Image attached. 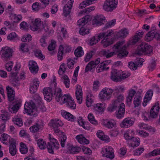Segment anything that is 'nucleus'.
Segmentation results:
<instances>
[{
	"instance_id": "2f4dec72",
	"label": "nucleus",
	"mask_w": 160,
	"mask_h": 160,
	"mask_svg": "<svg viewBox=\"0 0 160 160\" xmlns=\"http://www.w3.org/2000/svg\"><path fill=\"white\" fill-rule=\"evenodd\" d=\"M153 95L152 91L151 90L148 91L146 93L142 102L143 106H146L147 103L151 99Z\"/></svg>"
},
{
	"instance_id": "9d476101",
	"label": "nucleus",
	"mask_w": 160,
	"mask_h": 160,
	"mask_svg": "<svg viewBox=\"0 0 160 160\" xmlns=\"http://www.w3.org/2000/svg\"><path fill=\"white\" fill-rule=\"evenodd\" d=\"M59 147V144L57 140L52 138L51 139L50 142L48 143L47 148L49 153L53 154L54 153V148L58 149Z\"/></svg>"
},
{
	"instance_id": "864d4df0",
	"label": "nucleus",
	"mask_w": 160,
	"mask_h": 160,
	"mask_svg": "<svg viewBox=\"0 0 160 160\" xmlns=\"http://www.w3.org/2000/svg\"><path fill=\"white\" fill-rule=\"evenodd\" d=\"M62 79L64 80L63 82L66 87L68 88L69 87L70 81L67 75H64L62 77Z\"/></svg>"
},
{
	"instance_id": "4d7b16f0",
	"label": "nucleus",
	"mask_w": 160,
	"mask_h": 160,
	"mask_svg": "<svg viewBox=\"0 0 160 160\" xmlns=\"http://www.w3.org/2000/svg\"><path fill=\"white\" fill-rule=\"evenodd\" d=\"M105 1L109 5L111 6H112V8L115 9L117 7V4L118 3L117 0H106Z\"/></svg>"
},
{
	"instance_id": "0eeeda50",
	"label": "nucleus",
	"mask_w": 160,
	"mask_h": 160,
	"mask_svg": "<svg viewBox=\"0 0 160 160\" xmlns=\"http://www.w3.org/2000/svg\"><path fill=\"white\" fill-rule=\"evenodd\" d=\"M62 104L66 103L68 108L72 109H75L76 105L75 102L72 100V97L69 94H65L62 98Z\"/></svg>"
},
{
	"instance_id": "3c124183",
	"label": "nucleus",
	"mask_w": 160,
	"mask_h": 160,
	"mask_svg": "<svg viewBox=\"0 0 160 160\" xmlns=\"http://www.w3.org/2000/svg\"><path fill=\"white\" fill-rule=\"evenodd\" d=\"M20 106L19 104H17L13 105L12 107H8V109L12 113H16L19 108Z\"/></svg>"
},
{
	"instance_id": "c756f323",
	"label": "nucleus",
	"mask_w": 160,
	"mask_h": 160,
	"mask_svg": "<svg viewBox=\"0 0 160 160\" xmlns=\"http://www.w3.org/2000/svg\"><path fill=\"white\" fill-rule=\"evenodd\" d=\"M144 32L142 30H140L139 31H137L135 35L133 37L131 43L132 44H135L138 42L140 38L142 37L143 35Z\"/></svg>"
},
{
	"instance_id": "a211bd4d",
	"label": "nucleus",
	"mask_w": 160,
	"mask_h": 160,
	"mask_svg": "<svg viewBox=\"0 0 160 160\" xmlns=\"http://www.w3.org/2000/svg\"><path fill=\"white\" fill-rule=\"evenodd\" d=\"M100 62V59L98 58L95 61H92L90 62L86 66L85 69L86 72H88L89 71L95 68L97 64Z\"/></svg>"
},
{
	"instance_id": "b1692460",
	"label": "nucleus",
	"mask_w": 160,
	"mask_h": 160,
	"mask_svg": "<svg viewBox=\"0 0 160 160\" xmlns=\"http://www.w3.org/2000/svg\"><path fill=\"white\" fill-rule=\"evenodd\" d=\"M102 123L104 126L109 128H111L115 127L116 124L115 121L111 119L103 120Z\"/></svg>"
},
{
	"instance_id": "37998d69",
	"label": "nucleus",
	"mask_w": 160,
	"mask_h": 160,
	"mask_svg": "<svg viewBox=\"0 0 160 160\" xmlns=\"http://www.w3.org/2000/svg\"><path fill=\"white\" fill-rule=\"evenodd\" d=\"M1 119L4 121L8 120L9 118L10 115L8 112L6 111L2 110L0 114Z\"/></svg>"
},
{
	"instance_id": "dca6fc26",
	"label": "nucleus",
	"mask_w": 160,
	"mask_h": 160,
	"mask_svg": "<svg viewBox=\"0 0 160 160\" xmlns=\"http://www.w3.org/2000/svg\"><path fill=\"white\" fill-rule=\"evenodd\" d=\"M142 90H139L137 92L133 99V104L134 107H138L141 104L142 100Z\"/></svg>"
},
{
	"instance_id": "423d86ee",
	"label": "nucleus",
	"mask_w": 160,
	"mask_h": 160,
	"mask_svg": "<svg viewBox=\"0 0 160 160\" xmlns=\"http://www.w3.org/2000/svg\"><path fill=\"white\" fill-rule=\"evenodd\" d=\"M113 90L109 88H103L99 94V98L102 101L109 100L111 97Z\"/></svg>"
},
{
	"instance_id": "9b49d317",
	"label": "nucleus",
	"mask_w": 160,
	"mask_h": 160,
	"mask_svg": "<svg viewBox=\"0 0 160 160\" xmlns=\"http://www.w3.org/2000/svg\"><path fill=\"white\" fill-rule=\"evenodd\" d=\"M54 88L47 87L44 88L43 93L44 98L48 102L51 101L53 98V93Z\"/></svg>"
},
{
	"instance_id": "bb28decb",
	"label": "nucleus",
	"mask_w": 160,
	"mask_h": 160,
	"mask_svg": "<svg viewBox=\"0 0 160 160\" xmlns=\"http://www.w3.org/2000/svg\"><path fill=\"white\" fill-rule=\"evenodd\" d=\"M118 110L115 113L116 117L120 119L124 117L125 112V105L122 104L121 106H118Z\"/></svg>"
},
{
	"instance_id": "ddd939ff",
	"label": "nucleus",
	"mask_w": 160,
	"mask_h": 160,
	"mask_svg": "<svg viewBox=\"0 0 160 160\" xmlns=\"http://www.w3.org/2000/svg\"><path fill=\"white\" fill-rule=\"evenodd\" d=\"M106 104L104 103H98L94 104L93 106V110L97 114H101L104 112L106 108Z\"/></svg>"
},
{
	"instance_id": "1a4fd4ad",
	"label": "nucleus",
	"mask_w": 160,
	"mask_h": 160,
	"mask_svg": "<svg viewBox=\"0 0 160 160\" xmlns=\"http://www.w3.org/2000/svg\"><path fill=\"white\" fill-rule=\"evenodd\" d=\"M101 153L102 156L111 159H112L114 157V150L111 147H106L102 148Z\"/></svg>"
},
{
	"instance_id": "58836bf2",
	"label": "nucleus",
	"mask_w": 160,
	"mask_h": 160,
	"mask_svg": "<svg viewBox=\"0 0 160 160\" xmlns=\"http://www.w3.org/2000/svg\"><path fill=\"white\" fill-rule=\"evenodd\" d=\"M37 142L38 146L40 149H44L46 148L47 145L46 142L42 139L36 140Z\"/></svg>"
},
{
	"instance_id": "603ef678",
	"label": "nucleus",
	"mask_w": 160,
	"mask_h": 160,
	"mask_svg": "<svg viewBox=\"0 0 160 160\" xmlns=\"http://www.w3.org/2000/svg\"><path fill=\"white\" fill-rule=\"evenodd\" d=\"M66 68L65 64L64 63L62 64L60 66L58 71L59 74L60 75H62L65 72Z\"/></svg>"
},
{
	"instance_id": "a18cd8bd",
	"label": "nucleus",
	"mask_w": 160,
	"mask_h": 160,
	"mask_svg": "<svg viewBox=\"0 0 160 160\" xmlns=\"http://www.w3.org/2000/svg\"><path fill=\"white\" fill-rule=\"evenodd\" d=\"M130 73L127 71H122L121 70L120 76V82L121 80H124L130 76Z\"/></svg>"
},
{
	"instance_id": "a878e982",
	"label": "nucleus",
	"mask_w": 160,
	"mask_h": 160,
	"mask_svg": "<svg viewBox=\"0 0 160 160\" xmlns=\"http://www.w3.org/2000/svg\"><path fill=\"white\" fill-rule=\"evenodd\" d=\"M157 33V30L155 28L149 32L146 35L145 40L147 42H149L152 40L154 38H156V34Z\"/></svg>"
},
{
	"instance_id": "f03ea898",
	"label": "nucleus",
	"mask_w": 160,
	"mask_h": 160,
	"mask_svg": "<svg viewBox=\"0 0 160 160\" xmlns=\"http://www.w3.org/2000/svg\"><path fill=\"white\" fill-rule=\"evenodd\" d=\"M39 105L37 108L34 103L32 101L29 103H26L24 108L26 112L28 113V115L33 117H35L38 115V111L39 110L42 112L46 111V109L42 102V103H39Z\"/></svg>"
},
{
	"instance_id": "0e129e2a",
	"label": "nucleus",
	"mask_w": 160,
	"mask_h": 160,
	"mask_svg": "<svg viewBox=\"0 0 160 160\" xmlns=\"http://www.w3.org/2000/svg\"><path fill=\"white\" fill-rule=\"evenodd\" d=\"M19 134L21 137H24L27 138V140L29 141H31L30 136L24 130H21Z\"/></svg>"
},
{
	"instance_id": "f8f14e48",
	"label": "nucleus",
	"mask_w": 160,
	"mask_h": 160,
	"mask_svg": "<svg viewBox=\"0 0 160 160\" xmlns=\"http://www.w3.org/2000/svg\"><path fill=\"white\" fill-rule=\"evenodd\" d=\"M50 124V125L54 129L56 133H59L61 132L58 128L62 127L63 124L62 122L58 119L51 120Z\"/></svg>"
},
{
	"instance_id": "c85d7f7f",
	"label": "nucleus",
	"mask_w": 160,
	"mask_h": 160,
	"mask_svg": "<svg viewBox=\"0 0 160 160\" xmlns=\"http://www.w3.org/2000/svg\"><path fill=\"white\" fill-rule=\"evenodd\" d=\"M105 18L102 15H97L93 20V23L101 25L105 22Z\"/></svg>"
},
{
	"instance_id": "6e6552de",
	"label": "nucleus",
	"mask_w": 160,
	"mask_h": 160,
	"mask_svg": "<svg viewBox=\"0 0 160 160\" xmlns=\"http://www.w3.org/2000/svg\"><path fill=\"white\" fill-rule=\"evenodd\" d=\"M12 50L9 47H3L1 51V58L3 60L7 61L12 57Z\"/></svg>"
},
{
	"instance_id": "473e14b6",
	"label": "nucleus",
	"mask_w": 160,
	"mask_h": 160,
	"mask_svg": "<svg viewBox=\"0 0 160 160\" xmlns=\"http://www.w3.org/2000/svg\"><path fill=\"white\" fill-rule=\"evenodd\" d=\"M76 138L80 144H88L89 143V141L86 139L83 135L80 134L76 136Z\"/></svg>"
},
{
	"instance_id": "79ce46f5",
	"label": "nucleus",
	"mask_w": 160,
	"mask_h": 160,
	"mask_svg": "<svg viewBox=\"0 0 160 160\" xmlns=\"http://www.w3.org/2000/svg\"><path fill=\"white\" fill-rule=\"evenodd\" d=\"M94 1L95 0H86L83 1L80 4L79 8L80 9L83 8L87 6L92 4Z\"/></svg>"
},
{
	"instance_id": "774afa93",
	"label": "nucleus",
	"mask_w": 160,
	"mask_h": 160,
	"mask_svg": "<svg viewBox=\"0 0 160 160\" xmlns=\"http://www.w3.org/2000/svg\"><path fill=\"white\" fill-rule=\"evenodd\" d=\"M81 148L84 154L90 155L92 153V151L90 148L86 147L84 146H82L81 147Z\"/></svg>"
},
{
	"instance_id": "c9c22d12",
	"label": "nucleus",
	"mask_w": 160,
	"mask_h": 160,
	"mask_svg": "<svg viewBox=\"0 0 160 160\" xmlns=\"http://www.w3.org/2000/svg\"><path fill=\"white\" fill-rule=\"evenodd\" d=\"M68 152L71 154H75L79 152L81 150V148L79 147L71 145L68 147Z\"/></svg>"
},
{
	"instance_id": "49530a36",
	"label": "nucleus",
	"mask_w": 160,
	"mask_h": 160,
	"mask_svg": "<svg viewBox=\"0 0 160 160\" xmlns=\"http://www.w3.org/2000/svg\"><path fill=\"white\" fill-rule=\"evenodd\" d=\"M131 147H135L139 145L140 140L139 138H133L131 141Z\"/></svg>"
},
{
	"instance_id": "13d9d810",
	"label": "nucleus",
	"mask_w": 160,
	"mask_h": 160,
	"mask_svg": "<svg viewBox=\"0 0 160 160\" xmlns=\"http://www.w3.org/2000/svg\"><path fill=\"white\" fill-rule=\"evenodd\" d=\"M79 32L80 35H85L89 33V29L85 27H82L80 28Z\"/></svg>"
},
{
	"instance_id": "412c9836",
	"label": "nucleus",
	"mask_w": 160,
	"mask_h": 160,
	"mask_svg": "<svg viewBox=\"0 0 160 160\" xmlns=\"http://www.w3.org/2000/svg\"><path fill=\"white\" fill-rule=\"evenodd\" d=\"M73 2V0H70L68 1V3L65 5L63 8V12L65 17L69 15L72 8Z\"/></svg>"
},
{
	"instance_id": "e433bc0d",
	"label": "nucleus",
	"mask_w": 160,
	"mask_h": 160,
	"mask_svg": "<svg viewBox=\"0 0 160 160\" xmlns=\"http://www.w3.org/2000/svg\"><path fill=\"white\" fill-rule=\"evenodd\" d=\"M138 126L141 129H144L146 130H148L149 131L152 132H154L155 131V128L148 125L145 123H142L138 125Z\"/></svg>"
},
{
	"instance_id": "e2e57ef3",
	"label": "nucleus",
	"mask_w": 160,
	"mask_h": 160,
	"mask_svg": "<svg viewBox=\"0 0 160 160\" xmlns=\"http://www.w3.org/2000/svg\"><path fill=\"white\" fill-rule=\"evenodd\" d=\"M56 46V42L54 40H52L51 43L48 47V49L49 51L53 50L55 49Z\"/></svg>"
},
{
	"instance_id": "c03bdc74",
	"label": "nucleus",
	"mask_w": 160,
	"mask_h": 160,
	"mask_svg": "<svg viewBox=\"0 0 160 160\" xmlns=\"http://www.w3.org/2000/svg\"><path fill=\"white\" fill-rule=\"evenodd\" d=\"M74 54L76 56L80 57L82 56L84 52L82 50V48L81 47H78L75 51Z\"/></svg>"
},
{
	"instance_id": "f257e3e1",
	"label": "nucleus",
	"mask_w": 160,
	"mask_h": 160,
	"mask_svg": "<svg viewBox=\"0 0 160 160\" xmlns=\"http://www.w3.org/2000/svg\"><path fill=\"white\" fill-rule=\"evenodd\" d=\"M124 41H119L114 45L113 48L114 52H109L108 50L107 58L112 57L116 54L115 52H118L117 57L119 58H122L126 57L128 54V52L126 51L127 46L124 44Z\"/></svg>"
},
{
	"instance_id": "f704fd0d",
	"label": "nucleus",
	"mask_w": 160,
	"mask_h": 160,
	"mask_svg": "<svg viewBox=\"0 0 160 160\" xmlns=\"http://www.w3.org/2000/svg\"><path fill=\"white\" fill-rule=\"evenodd\" d=\"M11 139L10 136L5 133L2 134L0 138L1 142L6 145H8L10 143Z\"/></svg>"
},
{
	"instance_id": "4be33fe9",
	"label": "nucleus",
	"mask_w": 160,
	"mask_h": 160,
	"mask_svg": "<svg viewBox=\"0 0 160 160\" xmlns=\"http://www.w3.org/2000/svg\"><path fill=\"white\" fill-rule=\"evenodd\" d=\"M62 116L65 119L71 122H74L75 120L76 117L70 112L64 110L61 111Z\"/></svg>"
},
{
	"instance_id": "6ab92c4d",
	"label": "nucleus",
	"mask_w": 160,
	"mask_h": 160,
	"mask_svg": "<svg viewBox=\"0 0 160 160\" xmlns=\"http://www.w3.org/2000/svg\"><path fill=\"white\" fill-rule=\"evenodd\" d=\"M121 70L116 69H113L111 72V78L113 81L115 82H120V76Z\"/></svg>"
},
{
	"instance_id": "5701e85b",
	"label": "nucleus",
	"mask_w": 160,
	"mask_h": 160,
	"mask_svg": "<svg viewBox=\"0 0 160 160\" xmlns=\"http://www.w3.org/2000/svg\"><path fill=\"white\" fill-rule=\"evenodd\" d=\"M53 93V98L54 97L56 101L58 102H60L62 104V98L63 97L62 96V91L59 88H54Z\"/></svg>"
},
{
	"instance_id": "cd10ccee",
	"label": "nucleus",
	"mask_w": 160,
	"mask_h": 160,
	"mask_svg": "<svg viewBox=\"0 0 160 160\" xmlns=\"http://www.w3.org/2000/svg\"><path fill=\"white\" fill-rule=\"evenodd\" d=\"M137 92L132 89H130L128 92V95L126 98V102L128 104H130L132 102V98L136 94Z\"/></svg>"
},
{
	"instance_id": "7ed1b4c3",
	"label": "nucleus",
	"mask_w": 160,
	"mask_h": 160,
	"mask_svg": "<svg viewBox=\"0 0 160 160\" xmlns=\"http://www.w3.org/2000/svg\"><path fill=\"white\" fill-rule=\"evenodd\" d=\"M113 34L112 30H110L106 32H101L98 35V39H103L101 42V45L104 47L106 48L112 43V38H109Z\"/></svg>"
},
{
	"instance_id": "ea45409f",
	"label": "nucleus",
	"mask_w": 160,
	"mask_h": 160,
	"mask_svg": "<svg viewBox=\"0 0 160 160\" xmlns=\"http://www.w3.org/2000/svg\"><path fill=\"white\" fill-rule=\"evenodd\" d=\"M129 31L128 29L124 28L122 29L118 33V37L124 38L127 36L128 34Z\"/></svg>"
},
{
	"instance_id": "7c9ffc66",
	"label": "nucleus",
	"mask_w": 160,
	"mask_h": 160,
	"mask_svg": "<svg viewBox=\"0 0 160 160\" xmlns=\"http://www.w3.org/2000/svg\"><path fill=\"white\" fill-rule=\"evenodd\" d=\"M6 90L9 100L10 101H13L14 99L15 96V92L12 88L9 86L7 87Z\"/></svg>"
},
{
	"instance_id": "aec40b11",
	"label": "nucleus",
	"mask_w": 160,
	"mask_h": 160,
	"mask_svg": "<svg viewBox=\"0 0 160 160\" xmlns=\"http://www.w3.org/2000/svg\"><path fill=\"white\" fill-rule=\"evenodd\" d=\"M75 95L78 102L81 103L82 98V92L81 86L77 85L76 88Z\"/></svg>"
},
{
	"instance_id": "20e7f679",
	"label": "nucleus",
	"mask_w": 160,
	"mask_h": 160,
	"mask_svg": "<svg viewBox=\"0 0 160 160\" xmlns=\"http://www.w3.org/2000/svg\"><path fill=\"white\" fill-rule=\"evenodd\" d=\"M137 53L138 55L144 54L150 56L152 53V48L148 44L142 42L138 46Z\"/></svg>"
},
{
	"instance_id": "de8ad7c7",
	"label": "nucleus",
	"mask_w": 160,
	"mask_h": 160,
	"mask_svg": "<svg viewBox=\"0 0 160 160\" xmlns=\"http://www.w3.org/2000/svg\"><path fill=\"white\" fill-rule=\"evenodd\" d=\"M112 6H111L109 5L105 1L103 5V9L105 11L111 12L114 9L113 8H112Z\"/></svg>"
},
{
	"instance_id": "338daca9",
	"label": "nucleus",
	"mask_w": 160,
	"mask_h": 160,
	"mask_svg": "<svg viewBox=\"0 0 160 160\" xmlns=\"http://www.w3.org/2000/svg\"><path fill=\"white\" fill-rule=\"evenodd\" d=\"M32 39V37L30 34L24 35L21 39V40L23 42H29Z\"/></svg>"
},
{
	"instance_id": "69168bd1",
	"label": "nucleus",
	"mask_w": 160,
	"mask_h": 160,
	"mask_svg": "<svg viewBox=\"0 0 160 160\" xmlns=\"http://www.w3.org/2000/svg\"><path fill=\"white\" fill-rule=\"evenodd\" d=\"M111 62V61L109 60L105 61L101 63V65H102V66L104 68V70H107L109 68V67L108 66V65Z\"/></svg>"
},
{
	"instance_id": "4c0bfd02",
	"label": "nucleus",
	"mask_w": 160,
	"mask_h": 160,
	"mask_svg": "<svg viewBox=\"0 0 160 160\" xmlns=\"http://www.w3.org/2000/svg\"><path fill=\"white\" fill-rule=\"evenodd\" d=\"M9 149L10 153L12 156H14L16 154L17 150L15 142H12L10 143Z\"/></svg>"
},
{
	"instance_id": "39448f33",
	"label": "nucleus",
	"mask_w": 160,
	"mask_h": 160,
	"mask_svg": "<svg viewBox=\"0 0 160 160\" xmlns=\"http://www.w3.org/2000/svg\"><path fill=\"white\" fill-rule=\"evenodd\" d=\"M124 99V97L122 95L120 94L118 95L116 98L112 101V105L108 108V111L110 112H112L118 106H121L122 104H124V103L122 102Z\"/></svg>"
},
{
	"instance_id": "680f3d73",
	"label": "nucleus",
	"mask_w": 160,
	"mask_h": 160,
	"mask_svg": "<svg viewBox=\"0 0 160 160\" xmlns=\"http://www.w3.org/2000/svg\"><path fill=\"white\" fill-rule=\"evenodd\" d=\"M88 119L90 122L92 124H97V121L96 120L93 114L91 113H89L88 116Z\"/></svg>"
},
{
	"instance_id": "72a5a7b5",
	"label": "nucleus",
	"mask_w": 160,
	"mask_h": 160,
	"mask_svg": "<svg viewBox=\"0 0 160 160\" xmlns=\"http://www.w3.org/2000/svg\"><path fill=\"white\" fill-rule=\"evenodd\" d=\"M43 128V125L42 124L38 123L31 126L29 129L31 132L35 133L38 132L39 130H42Z\"/></svg>"
},
{
	"instance_id": "6e6d98bb",
	"label": "nucleus",
	"mask_w": 160,
	"mask_h": 160,
	"mask_svg": "<svg viewBox=\"0 0 160 160\" xmlns=\"http://www.w3.org/2000/svg\"><path fill=\"white\" fill-rule=\"evenodd\" d=\"M20 151L23 154H25L27 153L28 151V149L26 145L22 142L20 143Z\"/></svg>"
},
{
	"instance_id": "5fc2aeb1",
	"label": "nucleus",
	"mask_w": 160,
	"mask_h": 160,
	"mask_svg": "<svg viewBox=\"0 0 160 160\" xmlns=\"http://www.w3.org/2000/svg\"><path fill=\"white\" fill-rule=\"evenodd\" d=\"M160 155V149L157 148L153 150L152 152H149L147 157H150L151 156H156Z\"/></svg>"
},
{
	"instance_id": "052dcab7",
	"label": "nucleus",
	"mask_w": 160,
	"mask_h": 160,
	"mask_svg": "<svg viewBox=\"0 0 160 160\" xmlns=\"http://www.w3.org/2000/svg\"><path fill=\"white\" fill-rule=\"evenodd\" d=\"M98 35L97 36H94L92 37L90 40L89 44L90 46H92L96 44L99 40L98 39Z\"/></svg>"
},
{
	"instance_id": "a19ab883",
	"label": "nucleus",
	"mask_w": 160,
	"mask_h": 160,
	"mask_svg": "<svg viewBox=\"0 0 160 160\" xmlns=\"http://www.w3.org/2000/svg\"><path fill=\"white\" fill-rule=\"evenodd\" d=\"M13 123L17 126L21 127L23 125L22 119L18 116H15L12 118Z\"/></svg>"
},
{
	"instance_id": "4468645a",
	"label": "nucleus",
	"mask_w": 160,
	"mask_h": 160,
	"mask_svg": "<svg viewBox=\"0 0 160 160\" xmlns=\"http://www.w3.org/2000/svg\"><path fill=\"white\" fill-rule=\"evenodd\" d=\"M135 121L134 118L128 117L124 119L121 123L120 126L122 128H127L133 124Z\"/></svg>"
},
{
	"instance_id": "bf43d9fd",
	"label": "nucleus",
	"mask_w": 160,
	"mask_h": 160,
	"mask_svg": "<svg viewBox=\"0 0 160 160\" xmlns=\"http://www.w3.org/2000/svg\"><path fill=\"white\" fill-rule=\"evenodd\" d=\"M139 64L137 63H135L130 62L129 63L128 65V67L132 70H135L138 67Z\"/></svg>"
},
{
	"instance_id": "09e8293b",
	"label": "nucleus",
	"mask_w": 160,
	"mask_h": 160,
	"mask_svg": "<svg viewBox=\"0 0 160 160\" xmlns=\"http://www.w3.org/2000/svg\"><path fill=\"white\" fill-rule=\"evenodd\" d=\"M47 37L46 36H42L40 39V42L41 45L42 47H45L47 46Z\"/></svg>"
},
{
	"instance_id": "8fccbe9b",
	"label": "nucleus",
	"mask_w": 160,
	"mask_h": 160,
	"mask_svg": "<svg viewBox=\"0 0 160 160\" xmlns=\"http://www.w3.org/2000/svg\"><path fill=\"white\" fill-rule=\"evenodd\" d=\"M4 24L7 28L12 30L14 29L16 27V26L13 22L10 23L9 21L5 22Z\"/></svg>"
},
{
	"instance_id": "2eb2a0df",
	"label": "nucleus",
	"mask_w": 160,
	"mask_h": 160,
	"mask_svg": "<svg viewBox=\"0 0 160 160\" xmlns=\"http://www.w3.org/2000/svg\"><path fill=\"white\" fill-rule=\"evenodd\" d=\"M42 23L41 20L39 18H36L34 20H32L30 28L33 31H36L40 29Z\"/></svg>"
},
{
	"instance_id": "f3484780",
	"label": "nucleus",
	"mask_w": 160,
	"mask_h": 160,
	"mask_svg": "<svg viewBox=\"0 0 160 160\" xmlns=\"http://www.w3.org/2000/svg\"><path fill=\"white\" fill-rule=\"evenodd\" d=\"M160 109L158 102H156L151 108L150 111V116L152 118L157 117Z\"/></svg>"
},
{
	"instance_id": "393cba45",
	"label": "nucleus",
	"mask_w": 160,
	"mask_h": 160,
	"mask_svg": "<svg viewBox=\"0 0 160 160\" xmlns=\"http://www.w3.org/2000/svg\"><path fill=\"white\" fill-rule=\"evenodd\" d=\"M29 68L31 72L32 73H36L38 71V68L37 63L34 61H29L28 62Z\"/></svg>"
}]
</instances>
